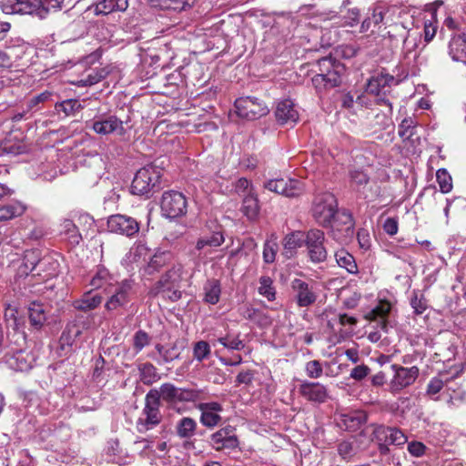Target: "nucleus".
Wrapping results in <instances>:
<instances>
[{"label":"nucleus","instance_id":"f257e3e1","mask_svg":"<svg viewBox=\"0 0 466 466\" xmlns=\"http://www.w3.org/2000/svg\"><path fill=\"white\" fill-rule=\"evenodd\" d=\"M318 73L311 78L313 86L318 92L340 86L346 67L331 56H323L316 61Z\"/></svg>","mask_w":466,"mask_h":466},{"label":"nucleus","instance_id":"f03ea898","mask_svg":"<svg viewBox=\"0 0 466 466\" xmlns=\"http://www.w3.org/2000/svg\"><path fill=\"white\" fill-rule=\"evenodd\" d=\"M437 5H442V2H435L432 4H428L425 5L424 9H420L416 7L410 8V13H411V16L413 18L414 25L419 28L420 21L419 17L421 16V23L423 25V40L422 33L417 32L413 34V48L416 49H423L426 45L431 42L436 35L437 25H436V15H437Z\"/></svg>","mask_w":466,"mask_h":466},{"label":"nucleus","instance_id":"7ed1b4c3","mask_svg":"<svg viewBox=\"0 0 466 466\" xmlns=\"http://www.w3.org/2000/svg\"><path fill=\"white\" fill-rule=\"evenodd\" d=\"M183 267L180 264L174 265L150 289V295L156 297L163 294L165 299L173 302L181 299L179 284L182 279Z\"/></svg>","mask_w":466,"mask_h":466},{"label":"nucleus","instance_id":"20e7f679","mask_svg":"<svg viewBox=\"0 0 466 466\" xmlns=\"http://www.w3.org/2000/svg\"><path fill=\"white\" fill-rule=\"evenodd\" d=\"M160 406L161 402L157 397V389H151L146 394L144 408L136 422V428L139 433H146L161 423L163 415Z\"/></svg>","mask_w":466,"mask_h":466},{"label":"nucleus","instance_id":"39448f33","mask_svg":"<svg viewBox=\"0 0 466 466\" xmlns=\"http://www.w3.org/2000/svg\"><path fill=\"white\" fill-rule=\"evenodd\" d=\"M390 309L391 305L390 302L386 300H380L377 306H375L365 315V318L368 320L375 323L373 327L375 330L370 331L368 334V339L370 341L378 342L381 339L388 343L390 342V339L387 335L393 328L389 326L387 317L390 311Z\"/></svg>","mask_w":466,"mask_h":466},{"label":"nucleus","instance_id":"423d86ee","mask_svg":"<svg viewBox=\"0 0 466 466\" xmlns=\"http://www.w3.org/2000/svg\"><path fill=\"white\" fill-rule=\"evenodd\" d=\"M137 284L133 279H124L116 281L111 287L105 308L108 311L126 307L137 296Z\"/></svg>","mask_w":466,"mask_h":466},{"label":"nucleus","instance_id":"0eeeda50","mask_svg":"<svg viewBox=\"0 0 466 466\" xmlns=\"http://www.w3.org/2000/svg\"><path fill=\"white\" fill-rule=\"evenodd\" d=\"M337 208L336 197L330 192H322L315 197L311 211L316 222L319 226L329 228Z\"/></svg>","mask_w":466,"mask_h":466},{"label":"nucleus","instance_id":"6e6552de","mask_svg":"<svg viewBox=\"0 0 466 466\" xmlns=\"http://www.w3.org/2000/svg\"><path fill=\"white\" fill-rule=\"evenodd\" d=\"M157 400L165 401L169 405H175L181 402H195L200 398V391L189 388H178L173 383H163L159 389H157Z\"/></svg>","mask_w":466,"mask_h":466},{"label":"nucleus","instance_id":"1a4fd4ad","mask_svg":"<svg viewBox=\"0 0 466 466\" xmlns=\"http://www.w3.org/2000/svg\"><path fill=\"white\" fill-rule=\"evenodd\" d=\"M326 237L324 231L319 228H310L306 231L305 247L309 260L313 264L323 263L328 258V250L325 247Z\"/></svg>","mask_w":466,"mask_h":466},{"label":"nucleus","instance_id":"9d476101","mask_svg":"<svg viewBox=\"0 0 466 466\" xmlns=\"http://www.w3.org/2000/svg\"><path fill=\"white\" fill-rule=\"evenodd\" d=\"M160 172L153 166L140 168L135 175L131 184L133 195H148L159 184Z\"/></svg>","mask_w":466,"mask_h":466},{"label":"nucleus","instance_id":"9b49d317","mask_svg":"<svg viewBox=\"0 0 466 466\" xmlns=\"http://www.w3.org/2000/svg\"><path fill=\"white\" fill-rule=\"evenodd\" d=\"M237 115L246 120H256L268 114L266 104L255 96H242L235 101Z\"/></svg>","mask_w":466,"mask_h":466},{"label":"nucleus","instance_id":"f8f14e48","mask_svg":"<svg viewBox=\"0 0 466 466\" xmlns=\"http://www.w3.org/2000/svg\"><path fill=\"white\" fill-rule=\"evenodd\" d=\"M87 127L100 136L116 135L124 137L127 129L124 127V121L116 115H101L96 116L86 124Z\"/></svg>","mask_w":466,"mask_h":466},{"label":"nucleus","instance_id":"ddd939ff","mask_svg":"<svg viewBox=\"0 0 466 466\" xmlns=\"http://www.w3.org/2000/svg\"><path fill=\"white\" fill-rule=\"evenodd\" d=\"M186 197L178 191L169 190L163 193L160 202L162 215L169 219L180 218L187 213Z\"/></svg>","mask_w":466,"mask_h":466},{"label":"nucleus","instance_id":"4468645a","mask_svg":"<svg viewBox=\"0 0 466 466\" xmlns=\"http://www.w3.org/2000/svg\"><path fill=\"white\" fill-rule=\"evenodd\" d=\"M399 83L395 77L388 73L381 72L373 76L368 82L366 91L369 94L374 95L379 104L390 105L386 95L390 92L392 85Z\"/></svg>","mask_w":466,"mask_h":466},{"label":"nucleus","instance_id":"2eb2a0df","mask_svg":"<svg viewBox=\"0 0 466 466\" xmlns=\"http://www.w3.org/2000/svg\"><path fill=\"white\" fill-rule=\"evenodd\" d=\"M264 187L287 198H297L305 191L303 182L295 178H274L264 183Z\"/></svg>","mask_w":466,"mask_h":466},{"label":"nucleus","instance_id":"dca6fc26","mask_svg":"<svg viewBox=\"0 0 466 466\" xmlns=\"http://www.w3.org/2000/svg\"><path fill=\"white\" fill-rule=\"evenodd\" d=\"M290 287L294 300L299 308H309L317 301L318 294L313 282L294 279L290 283Z\"/></svg>","mask_w":466,"mask_h":466},{"label":"nucleus","instance_id":"f3484780","mask_svg":"<svg viewBox=\"0 0 466 466\" xmlns=\"http://www.w3.org/2000/svg\"><path fill=\"white\" fill-rule=\"evenodd\" d=\"M107 228L110 232L131 238L138 233L139 224L132 217L115 214L108 218Z\"/></svg>","mask_w":466,"mask_h":466},{"label":"nucleus","instance_id":"a211bd4d","mask_svg":"<svg viewBox=\"0 0 466 466\" xmlns=\"http://www.w3.org/2000/svg\"><path fill=\"white\" fill-rule=\"evenodd\" d=\"M299 393L306 400L317 404L325 403L329 399L328 387L319 382L302 381L299 387Z\"/></svg>","mask_w":466,"mask_h":466},{"label":"nucleus","instance_id":"6ab92c4d","mask_svg":"<svg viewBox=\"0 0 466 466\" xmlns=\"http://www.w3.org/2000/svg\"><path fill=\"white\" fill-rule=\"evenodd\" d=\"M354 225L355 222L351 212L347 209L339 210L337 208L329 228H331L334 238H339L340 237L336 235V231L343 232L344 237H350L354 232Z\"/></svg>","mask_w":466,"mask_h":466},{"label":"nucleus","instance_id":"aec40b11","mask_svg":"<svg viewBox=\"0 0 466 466\" xmlns=\"http://www.w3.org/2000/svg\"><path fill=\"white\" fill-rule=\"evenodd\" d=\"M40 262V250L36 248L27 249L25 251L21 263L16 269V278L23 279L32 274L37 273Z\"/></svg>","mask_w":466,"mask_h":466},{"label":"nucleus","instance_id":"412c9836","mask_svg":"<svg viewBox=\"0 0 466 466\" xmlns=\"http://www.w3.org/2000/svg\"><path fill=\"white\" fill-rule=\"evenodd\" d=\"M374 438L385 445H402L408 441V437L396 428H389L383 425L378 426L373 431Z\"/></svg>","mask_w":466,"mask_h":466},{"label":"nucleus","instance_id":"4be33fe9","mask_svg":"<svg viewBox=\"0 0 466 466\" xmlns=\"http://www.w3.org/2000/svg\"><path fill=\"white\" fill-rule=\"evenodd\" d=\"M276 120L280 125L295 124L299 120V112L290 99H283L277 103L274 111Z\"/></svg>","mask_w":466,"mask_h":466},{"label":"nucleus","instance_id":"5701e85b","mask_svg":"<svg viewBox=\"0 0 466 466\" xmlns=\"http://www.w3.org/2000/svg\"><path fill=\"white\" fill-rule=\"evenodd\" d=\"M459 371H456L453 375L450 376L448 372L442 371L440 372L437 376L433 377L427 386L426 394L430 396L433 400H437L434 396L437 395L443 387H446V390H448V386H450L451 381L458 377Z\"/></svg>","mask_w":466,"mask_h":466},{"label":"nucleus","instance_id":"b1692460","mask_svg":"<svg viewBox=\"0 0 466 466\" xmlns=\"http://www.w3.org/2000/svg\"><path fill=\"white\" fill-rule=\"evenodd\" d=\"M306 231H293L283 239L284 254L287 258L293 257L297 249L305 245Z\"/></svg>","mask_w":466,"mask_h":466},{"label":"nucleus","instance_id":"393cba45","mask_svg":"<svg viewBox=\"0 0 466 466\" xmlns=\"http://www.w3.org/2000/svg\"><path fill=\"white\" fill-rule=\"evenodd\" d=\"M116 282V279L112 274L104 266H98L96 274L90 280V285L94 289H104L107 294L111 287Z\"/></svg>","mask_w":466,"mask_h":466},{"label":"nucleus","instance_id":"a878e982","mask_svg":"<svg viewBox=\"0 0 466 466\" xmlns=\"http://www.w3.org/2000/svg\"><path fill=\"white\" fill-rule=\"evenodd\" d=\"M260 207L257 193H248L242 198L240 211L250 221L258 218Z\"/></svg>","mask_w":466,"mask_h":466},{"label":"nucleus","instance_id":"bb28decb","mask_svg":"<svg viewBox=\"0 0 466 466\" xmlns=\"http://www.w3.org/2000/svg\"><path fill=\"white\" fill-rule=\"evenodd\" d=\"M449 54L454 61L466 64V34L454 35L449 43Z\"/></svg>","mask_w":466,"mask_h":466},{"label":"nucleus","instance_id":"cd10ccee","mask_svg":"<svg viewBox=\"0 0 466 466\" xmlns=\"http://www.w3.org/2000/svg\"><path fill=\"white\" fill-rule=\"evenodd\" d=\"M28 318L30 325L40 329L46 321V313L44 304L38 301H33L28 306Z\"/></svg>","mask_w":466,"mask_h":466},{"label":"nucleus","instance_id":"c85d7f7f","mask_svg":"<svg viewBox=\"0 0 466 466\" xmlns=\"http://www.w3.org/2000/svg\"><path fill=\"white\" fill-rule=\"evenodd\" d=\"M221 285L216 279H208L203 287V301L207 304L216 305L220 299Z\"/></svg>","mask_w":466,"mask_h":466},{"label":"nucleus","instance_id":"c756f323","mask_svg":"<svg viewBox=\"0 0 466 466\" xmlns=\"http://www.w3.org/2000/svg\"><path fill=\"white\" fill-rule=\"evenodd\" d=\"M101 295L87 291L82 296L81 299L74 302V307L78 310L89 311L96 309L101 304Z\"/></svg>","mask_w":466,"mask_h":466},{"label":"nucleus","instance_id":"7c9ffc66","mask_svg":"<svg viewBox=\"0 0 466 466\" xmlns=\"http://www.w3.org/2000/svg\"><path fill=\"white\" fill-rule=\"evenodd\" d=\"M391 369L395 374L390 382V390L392 393L397 394L408 386V369L396 364L391 365Z\"/></svg>","mask_w":466,"mask_h":466},{"label":"nucleus","instance_id":"2f4dec72","mask_svg":"<svg viewBox=\"0 0 466 466\" xmlns=\"http://www.w3.org/2000/svg\"><path fill=\"white\" fill-rule=\"evenodd\" d=\"M137 370L140 380L145 385H152L161 379V375L157 372V369L150 362L139 364Z\"/></svg>","mask_w":466,"mask_h":466},{"label":"nucleus","instance_id":"473e14b6","mask_svg":"<svg viewBox=\"0 0 466 466\" xmlns=\"http://www.w3.org/2000/svg\"><path fill=\"white\" fill-rule=\"evenodd\" d=\"M58 266L57 260L54 259L51 256H43L40 252V262L37 273L35 275L41 276L44 274V278H52L57 274Z\"/></svg>","mask_w":466,"mask_h":466},{"label":"nucleus","instance_id":"72a5a7b5","mask_svg":"<svg viewBox=\"0 0 466 466\" xmlns=\"http://www.w3.org/2000/svg\"><path fill=\"white\" fill-rule=\"evenodd\" d=\"M197 425L194 419L183 417L176 424V433L180 439H190L196 432Z\"/></svg>","mask_w":466,"mask_h":466},{"label":"nucleus","instance_id":"f704fd0d","mask_svg":"<svg viewBox=\"0 0 466 466\" xmlns=\"http://www.w3.org/2000/svg\"><path fill=\"white\" fill-rule=\"evenodd\" d=\"M127 6V0H101L96 6V13L107 15L116 11H125Z\"/></svg>","mask_w":466,"mask_h":466},{"label":"nucleus","instance_id":"c9c22d12","mask_svg":"<svg viewBox=\"0 0 466 466\" xmlns=\"http://www.w3.org/2000/svg\"><path fill=\"white\" fill-rule=\"evenodd\" d=\"M335 258L340 268H345L350 274L358 273V266L354 257L346 249L341 248L335 253Z\"/></svg>","mask_w":466,"mask_h":466},{"label":"nucleus","instance_id":"e433bc0d","mask_svg":"<svg viewBox=\"0 0 466 466\" xmlns=\"http://www.w3.org/2000/svg\"><path fill=\"white\" fill-rule=\"evenodd\" d=\"M55 109L57 113L63 112L66 116H75L82 109L78 99H66L61 102H55Z\"/></svg>","mask_w":466,"mask_h":466},{"label":"nucleus","instance_id":"4c0bfd02","mask_svg":"<svg viewBox=\"0 0 466 466\" xmlns=\"http://www.w3.org/2000/svg\"><path fill=\"white\" fill-rule=\"evenodd\" d=\"M25 207L19 203H11L0 207V221H5L24 214Z\"/></svg>","mask_w":466,"mask_h":466},{"label":"nucleus","instance_id":"58836bf2","mask_svg":"<svg viewBox=\"0 0 466 466\" xmlns=\"http://www.w3.org/2000/svg\"><path fill=\"white\" fill-rule=\"evenodd\" d=\"M61 228L62 232L67 237L71 244L77 245L82 240L77 226L71 219H65L61 224Z\"/></svg>","mask_w":466,"mask_h":466},{"label":"nucleus","instance_id":"ea45409f","mask_svg":"<svg viewBox=\"0 0 466 466\" xmlns=\"http://www.w3.org/2000/svg\"><path fill=\"white\" fill-rule=\"evenodd\" d=\"M367 416L362 411H353L342 415V423L348 430H355L365 423Z\"/></svg>","mask_w":466,"mask_h":466},{"label":"nucleus","instance_id":"a19ab883","mask_svg":"<svg viewBox=\"0 0 466 466\" xmlns=\"http://www.w3.org/2000/svg\"><path fill=\"white\" fill-rule=\"evenodd\" d=\"M169 258L170 253L168 252L156 253L146 267L145 272L148 275H151L154 272L158 271L168 262Z\"/></svg>","mask_w":466,"mask_h":466},{"label":"nucleus","instance_id":"79ce46f5","mask_svg":"<svg viewBox=\"0 0 466 466\" xmlns=\"http://www.w3.org/2000/svg\"><path fill=\"white\" fill-rule=\"evenodd\" d=\"M153 7L163 10L182 11L185 10L187 3L186 0H147Z\"/></svg>","mask_w":466,"mask_h":466},{"label":"nucleus","instance_id":"37998d69","mask_svg":"<svg viewBox=\"0 0 466 466\" xmlns=\"http://www.w3.org/2000/svg\"><path fill=\"white\" fill-rule=\"evenodd\" d=\"M447 403L450 407H458L462 404H466V390L458 387L453 388L451 385L448 386Z\"/></svg>","mask_w":466,"mask_h":466},{"label":"nucleus","instance_id":"c03bdc74","mask_svg":"<svg viewBox=\"0 0 466 466\" xmlns=\"http://www.w3.org/2000/svg\"><path fill=\"white\" fill-rule=\"evenodd\" d=\"M225 241V238L221 232H214L211 236L204 237L197 241L196 248L203 249L205 247H219Z\"/></svg>","mask_w":466,"mask_h":466},{"label":"nucleus","instance_id":"a18cd8bd","mask_svg":"<svg viewBox=\"0 0 466 466\" xmlns=\"http://www.w3.org/2000/svg\"><path fill=\"white\" fill-rule=\"evenodd\" d=\"M259 284L258 293L267 298L268 301H273L276 299V291L272 279L268 276H262L259 279Z\"/></svg>","mask_w":466,"mask_h":466},{"label":"nucleus","instance_id":"49530a36","mask_svg":"<svg viewBox=\"0 0 466 466\" xmlns=\"http://www.w3.org/2000/svg\"><path fill=\"white\" fill-rule=\"evenodd\" d=\"M63 0H41L36 15L45 18L48 13L61 9Z\"/></svg>","mask_w":466,"mask_h":466},{"label":"nucleus","instance_id":"de8ad7c7","mask_svg":"<svg viewBox=\"0 0 466 466\" xmlns=\"http://www.w3.org/2000/svg\"><path fill=\"white\" fill-rule=\"evenodd\" d=\"M436 179L442 193H449L452 189V179L445 168H440L436 173Z\"/></svg>","mask_w":466,"mask_h":466},{"label":"nucleus","instance_id":"09e8293b","mask_svg":"<svg viewBox=\"0 0 466 466\" xmlns=\"http://www.w3.org/2000/svg\"><path fill=\"white\" fill-rule=\"evenodd\" d=\"M216 341L230 350H240L245 347L244 342L239 339L238 336L231 337L229 334L218 338Z\"/></svg>","mask_w":466,"mask_h":466},{"label":"nucleus","instance_id":"8fccbe9b","mask_svg":"<svg viewBox=\"0 0 466 466\" xmlns=\"http://www.w3.org/2000/svg\"><path fill=\"white\" fill-rule=\"evenodd\" d=\"M235 431V428L228 426L222 428L211 435V442L214 449L219 451L220 445L228 439V437Z\"/></svg>","mask_w":466,"mask_h":466},{"label":"nucleus","instance_id":"3c124183","mask_svg":"<svg viewBox=\"0 0 466 466\" xmlns=\"http://www.w3.org/2000/svg\"><path fill=\"white\" fill-rule=\"evenodd\" d=\"M151 341L150 336L143 329H138L133 336V347L136 353L140 352Z\"/></svg>","mask_w":466,"mask_h":466},{"label":"nucleus","instance_id":"603ef678","mask_svg":"<svg viewBox=\"0 0 466 466\" xmlns=\"http://www.w3.org/2000/svg\"><path fill=\"white\" fill-rule=\"evenodd\" d=\"M20 48L10 47L6 51L0 50V67H10L12 66V59L15 57V59L21 58L18 54Z\"/></svg>","mask_w":466,"mask_h":466},{"label":"nucleus","instance_id":"864d4df0","mask_svg":"<svg viewBox=\"0 0 466 466\" xmlns=\"http://www.w3.org/2000/svg\"><path fill=\"white\" fill-rule=\"evenodd\" d=\"M305 372L310 379H319L323 374L322 364L319 360H309L305 365Z\"/></svg>","mask_w":466,"mask_h":466},{"label":"nucleus","instance_id":"5fc2aeb1","mask_svg":"<svg viewBox=\"0 0 466 466\" xmlns=\"http://www.w3.org/2000/svg\"><path fill=\"white\" fill-rule=\"evenodd\" d=\"M17 3L21 14L36 15L41 0H18Z\"/></svg>","mask_w":466,"mask_h":466},{"label":"nucleus","instance_id":"6e6d98bb","mask_svg":"<svg viewBox=\"0 0 466 466\" xmlns=\"http://www.w3.org/2000/svg\"><path fill=\"white\" fill-rule=\"evenodd\" d=\"M194 358L202 361L210 355V346L207 341L200 340L194 345L193 349Z\"/></svg>","mask_w":466,"mask_h":466},{"label":"nucleus","instance_id":"4d7b16f0","mask_svg":"<svg viewBox=\"0 0 466 466\" xmlns=\"http://www.w3.org/2000/svg\"><path fill=\"white\" fill-rule=\"evenodd\" d=\"M278 251V244L273 240H268L264 244L263 248V260L265 263H273L276 259V254Z\"/></svg>","mask_w":466,"mask_h":466},{"label":"nucleus","instance_id":"13d9d810","mask_svg":"<svg viewBox=\"0 0 466 466\" xmlns=\"http://www.w3.org/2000/svg\"><path fill=\"white\" fill-rule=\"evenodd\" d=\"M54 96H56V95L51 91L46 90V91L33 96L27 102V107H28V109L31 110V109L35 108L40 103H44L46 101H54Z\"/></svg>","mask_w":466,"mask_h":466},{"label":"nucleus","instance_id":"bf43d9fd","mask_svg":"<svg viewBox=\"0 0 466 466\" xmlns=\"http://www.w3.org/2000/svg\"><path fill=\"white\" fill-rule=\"evenodd\" d=\"M106 76V72L105 69H100L99 71L93 70L86 76V77L79 80V85L81 86H93L105 78Z\"/></svg>","mask_w":466,"mask_h":466},{"label":"nucleus","instance_id":"052dcab7","mask_svg":"<svg viewBox=\"0 0 466 466\" xmlns=\"http://www.w3.org/2000/svg\"><path fill=\"white\" fill-rule=\"evenodd\" d=\"M234 189L242 198L248 193H255L252 184L246 177L238 178L234 184Z\"/></svg>","mask_w":466,"mask_h":466},{"label":"nucleus","instance_id":"680f3d73","mask_svg":"<svg viewBox=\"0 0 466 466\" xmlns=\"http://www.w3.org/2000/svg\"><path fill=\"white\" fill-rule=\"evenodd\" d=\"M200 422L208 428L217 426L221 420V417L218 413L209 410H201Z\"/></svg>","mask_w":466,"mask_h":466},{"label":"nucleus","instance_id":"e2e57ef3","mask_svg":"<svg viewBox=\"0 0 466 466\" xmlns=\"http://www.w3.org/2000/svg\"><path fill=\"white\" fill-rule=\"evenodd\" d=\"M342 18L346 25L350 27L355 26L360 22V10L358 7L348 8Z\"/></svg>","mask_w":466,"mask_h":466},{"label":"nucleus","instance_id":"0e129e2a","mask_svg":"<svg viewBox=\"0 0 466 466\" xmlns=\"http://www.w3.org/2000/svg\"><path fill=\"white\" fill-rule=\"evenodd\" d=\"M410 305L413 308L414 313L416 315L423 314L428 309V305L425 299L423 298L422 295L419 297L417 292H414V296L410 301Z\"/></svg>","mask_w":466,"mask_h":466},{"label":"nucleus","instance_id":"69168bd1","mask_svg":"<svg viewBox=\"0 0 466 466\" xmlns=\"http://www.w3.org/2000/svg\"><path fill=\"white\" fill-rule=\"evenodd\" d=\"M18 0H0V8L5 14H21L18 12Z\"/></svg>","mask_w":466,"mask_h":466},{"label":"nucleus","instance_id":"338daca9","mask_svg":"<svg viewBox=\"0 0 466 466\" xmlns=\"http://www.w3.org/2000/svg\"><path fill=\"white\" fill-rule=\"evenodd\" d=\"M3 150L11 155H20L25 151V146L22 143L12 144L9 141H6L3 145Z\"/></svg>","mask_w":466,"mask_h":466},{"label":"nucleus","instance_id":"774afa93","mask_svg":"<svg viewBox=\"0 0 466 466\" xmlns=\"http://www.w3.org/2000/svg\"><path fill=\"white\" fill-rule=\"evenodd\" d=\"M370 372V368L364 364L356 366L350 371V378L356 380H361Z\"/></svg>","mask_w":466,"mask_h":466}]
</instances>
